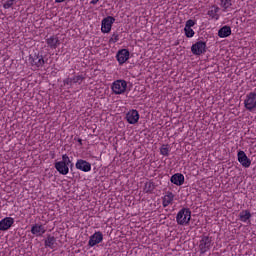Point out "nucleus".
<instances>
[{
    "mask_svg": "<svg viewBox=\"0 0 256 256\" xmlns=\"http://www.w3.org/2000/svg\"><path fill=\"white\" fill-rule=\"evenodd\" d=\"M65 0H55V3H63Z\"/></svg>",
    "mask_w": 256,
    "mask_h": 256,
    "instance_id": "nucleus-33",
    "label": "nucleus"
},
{
    "mask_svg": "<svg viewBox=\"0 0 256 256\" xmlns=\"http://www.w3.org/2000/svg\"><path fill=\"white\" fill-rule=\"evenodd\" d=\"M175 198V195L172 194V192H167V194L163 197L162 205L163 207H169L173 203V199Z\"/></svg>",
    "mask_w": 256,
    "mask_h": 256,
    "instance_id": "nucleus-19",
    "label": "nucleus"
},
{
    "mask_svg": "<svg viewBox=\"0 0 256 256\" xmlns=\"http://www.w3.org/2000/svg\"><path fill=\"white\" fill-rule=\"evenodd\" d=\"M15 0H8L3 4L4 9H11V6L14 5Z\"/></svg>",
    "mask_w": 256,
    "mask_h": 256,
    "instance_id": "nucleus-27",
    "label": "nucleus"
},
{
    "mask_svg": "<svg viewBox=\"0 0 256 256\" xmlns=\"http://www.w3.org/2000/svg\"><path fill=\"white\" fill-rule=\"evenodd\" d=\"M126 121L130 123V125H135V123L139 122V112L137 110H130L126 114Z\"/></svg>",
    "mask_w": 256,
    "mask_h": 256,
    "instance_id": "nucleus-13",
    "label": "nucleus"
},
{
    "mask_svg": "<svg viewBox=\"0 0 256 256\" xmlns=\"http://www.w3.org/2000/svg\"><path fill=\"white\" fill-rule=\"evenodd\" d=\"M176 221L178 225H189V221H191V210L189 208H182L176 216Z\"/></svg>",
    "mask_w": 256,
    "mask_h": 256,
    "instance_id": "nucleus-2",
    "label": "nucleus"
},
{
    "mask_svg": "<svg viewBox=\"0 0 256 256\" xmlns=\"http://www.w3.org/2000/svg\"><path fill=\"white\" fill-rule=\"evenodd\" d=\"M155 191V183L152 181L146 182L144 185V193H153Z\"/></svg>",
    "mask_w": 256,
    "mask_h": 256,
    "instance_id": "nucleus-21",
    "label": "nucleus"
},
{
    "mask_svg": "<svg viewBox=\"0 0 256 256\" xmlns=\"http://www.w3.org/2000/svg\"><path fill=\"white\" fill-rule=\"evenodd\" d=\"M15 223V219L12 217H6L0 221V231H7L11 229L13 224Z\"/></svg>",
    "mask_w": 256,
    "mask_h": 256,
    "instance_id": "nucleus-12",
    "label": "nucleus"
},
{
    "mask_svg": "<svg viewBox=\"0 0 256 256\" xmlns=\"http://www.w3.org/2000/svg\"><path fill=\"white\" fill-rule=\"evenodd\" d=\"M85 79V77L83 75H78L75 76L74 78H72L73 83H79V85H81V83H83V80Z\"/></svg>",
    "mask_w": 256,
    "mask_h": 256,
    "instance_id": "nucleus-24",
    "label": "nucleus"
},
{
    "mask_svg": "<svg viewBox=\"0 0 256 256\" xmlns=\"http://www.w3.org/2000/svg\"><path fill=\"white\" fill-rule=\"evenodd\" d=\"M231 35V27L230 26H223L218 31V37L221 39H225V37H229Z\"/></svg>",
    "mask_w": 256,
    "mask_h": 256,
    "instance_id": "nucleus-18",
    "label": "nucleus"
},
{
    "mask_svg": "<svg viewBox=\"0 0 256 256\" xmlns=\"http://www.w3.org/2000/svg\"><path fill=\"white\" fill-rule=\"evenodd\" d=\"M119 41V34L117 32L112 34V37L109 39V43H117Z\"/></svg>",
    "mask_w": 256,
    "mask_h": 256,
    "instance_id": "nucleus-26",
    "label": "nucleus"
},
{
    "mask_svg": "<svg viewBox=\"0 0 256 256\" xmlns=\"http://www.w3.org/2000/svg\"><path fill=\"white\" fill-rule=\"evenodd\" d=\"M103 241V233L100 231L95 232L92 236H90L88 245L89 247H95V245H99Z\"/></svg>",
    "mask_w": 256,
    "mask_h": 256,
    "instance_id": "nucleus-10",
    "label": "nucleus"
},
{
    "mask_svg": "<svg viewBox=\"0 0 256 256\" xmlns=\"http://www.w3.org/2000/svg\"><path fill=\"white\" fill-rule=\"evenodd\" d=\"M184 33L188 38H191L195 35V31H193L192 28H184Z\"/></svg>",
    "mask_w": 256,
    "mask_h": 256,
    "instance_id": "nucleus-23",
    "label": "nucleus"
},
{
    "mask_svg": "<svg viewBox=\"0 0 256 256\" xmlns=\"http://www.w3.org/2000/svg\"><path fill=\"white\" fill-rule=\"evenodd\" d=\"M55 169L60 175H67L69 173V167H73L71 159L67 154L62 155V161L56 162Z\"/></svg>",
    "mask_w": 256,
    "mask_h": 256,
    "instance_id": "nucleus-1",
    "label": "nucleus"
},
{
    "mask_svg": "<svg viewBox=\"0 0 256 256\" xmlns=\"http://www.w3.org/2000/svg\"><path fill=\"white\" fill-rule=\"evenodd\" d=\"M91 5H97V3H99V0H91Z\"/></svg>",
    "mask_w": 256,
    "mask_h": 256,
    "instance_id": "nucleus-32",
    "label": "nucleus"
},
{
    "mask_svg": "<svg viewBox=\"0 0 256 256\" xmlns=\"http://www.w3.org/2000/svg\"><path fill=\"white\" fill-rule=\"evenodd\" d=\"M76 169H79V171H83L84 173H89V171H91V163L86 160L79 159L76 162Z\"/></svg>",
    "mask_w": 256,
    "mask_h": 256,
    "instance_id": "nucleus-14",
    "label": "nucleus"
},
{
    "mask_svg": "<svg viewBox=\"0 0 256 256\" xmlns=\"http://www.w3.org/2000/svg\"><path fill=\"white\" fill-rule=\"evenodd\" d=\"M231 5V0H221V7H223V9H229Z\"/></svg>",
    "mask_w": 256,
    "mask_h": 256,
    "instance_id": "nucleus-25",
    "label": "nucleus"
},
{
    "mask_svg": "<svg viewBox=\"0 0 256 256\" xmlns=\"http://www.w3.org/2000/svg\"><path fill=\"white\" fill-rule=\"evenodd\" d=\"M240 217V221H243V223L249 221V219H251V212H249L248 210L242 211L239 214Z\"/></svg>",
    "mask_w": 256,
    "mask_h": 256,
    "instance_id": "nucleus-22",
    "label": "nucleus"
},
{
    "mask_svg": "<svg viewBox=\"0 0 256 256\" xmlns=\"http://www.w3.org/2000/svg\"><path fill=\"white\" fill-rule=\"evenodd\" d=\"M208 15H209L210 17H214V16H215V11H214V10L208 11Z\"/></svg>",
    "mask_w": 256,
    "mask_h": 256,
    "instance_id": "nucleus-31",
    "label": "nucleus"
},
{
    "mask_svg": "<svg viewBox=\"0 0 256 256\" xmlns=\"http://www.w3.org/2000/svg\"><path fill=\"white\" fill-rule=\"evenodd\" d=\"M170 181L174 185L181 186L183 185V183H185V176H183V174L181 173H176L172 175V177L170 178Z\"/></svg>",
    "mask_w": 256,
    "mask_h": 256,
    "instance_id": "nucleus-15",
    "label": "nucleus"
},
{
    "mask_svg": "<svg viewBox=\"0 0 256 256\" xmlns=\"http://www.w3.org/2000/svg\"><path fill=\"white\" fill-rule=\"evenodd\" d=\"M238 161L242 165V167H245L246 169L251 167V159L247 157V154H245V151L240 150L238 152Z\"/></svg>",
    "mask_w": 256,
    "mask_h": 256,
    "instance_id": "nucleus-9",
    "label": "nucleus"
},
{
    "mask_svg": "<svg viewBox=\"0 0 256 256\" xmlns=\"http://www.w3.org/2000/svg\"><path fill=\"white\" fill-rule=\"evenodd\" d=\"M191 51L193 55H203L207 51V43L203 41H198L192 45Z\"/></svg>",
    "mask_w": 256,
    "mask_h": 256,
    "instance_id": "nucleus-7",
    "label": "nucleus"
},
{
    "mask_svg": "<svg viewBox=\"0 0 256 256\" xmlns=\"http://www.w3.org/2000/svg\"><path fill=\"white\" fill-rule=\"evenodd\" d=\"M112 91L115 95H123L127 91V81L125 80H116L112 84Z\"/></svg>",
    "mask_w": 256,
    "mask_h": 256,
    "instance_id": "nucleus-3",
    "label": "nucleus"
},
{
    "mask_svg": "<svg viewBox=\"0 0 256 256\" xmlns=\"http://www.w3.org/2000/svg\"><path fill=\"white\" fill-rule=\"evenodd\" d=\"M117 61L119 65H123V63H126L129 60V50L127 49H121L116 54Z\"/></svg>",
    "mask_w": 256,
    "mask_h": 256,
    "instance_id": "nucleus-11",
    "label": "nucleus"
},
{
    "mask_svg": "<svg viewBox=\"0 0 256 256\" xmlns=\"http://www.w3.org/2000/svg\"><path fill=\"white\" fill-rule=\"evenodd\" d=\"M160 153H161V155H164V157H169V148H167V147H162V148L160 149Z\"/></svg>",
    "mask_w": 256,
    "mask_h": 256,
    "instance_id": "nucleus-28",
    "label": "nucleus"
},
{
    "mask_svg": "<svg viewBox=\"0 0 256 256\" xmlns=\"http://www.w3.org/2000/svg\"><path fill=\"white\" fill-rule=\"evenodd\" d=\"M115 23V19L113 16H107L102 20V26L101 31L102 33H110L111 27H113V24Z\"/></svg>",
    "mask_w": 256,
    "mask_h": 256,
    "instance_id": "nucleus-8",
    "label": "nucleus"
},
{
    "mask_svg": "<svg viewBox=\"0 0 256 256\" xmlns=\"http://www.w3.org/2000/svg\"><path fill=\"white\" fill-rule=\"evenodd\" d=\"M45 227L43 225L35 224L31 228L32 235H36L37 237H41L45 233Z\"/></svg>",
    "mask_w": 256,
    "mask_h": 256,
    "instance_id": "nucleus-16",
    "label": "nucleus"
},
{
    "mask_svg": "<svg viewBox=\"0 0 256 256\" xmlns=\"http://www.w3.org/2000/svg\"><path fill=\"white\" fill-rule=\"evenodd\" d=\"M244 106L247 111H255L256 109V93L250 92L247 94L246 99L244 100Z\"/></svg>",
    "mask_w": 256,
    "mask_h": 256,
    "instance_id": "nucleus-4",
    "label": "nucleus"
},
{
    "mask_svg": "<svg viewBox=\"0 0 256 256\" xmlns=\"http://www.w3.org/2000/svg\"><path fill=\"white\" fill-rule=\"evenodd\" d=\"M219 11V8H215L214 13H217Z\"/></svg>",
    "mask_w": 256,
    "mask_h": 256,
    "instance_id": "nucleus-34",
    "label": "nucleus"
},
{
    "mask_svg": "<svg viewBox=\"0 0 256 256\" xmlns=\"http://www.w3.org/2000/svg\"><path fill=\"white\" fill-rule=\"evenodd\" d=\"M194 26H195V21L190 19L186 22L185 28L191 29V27H194Z\"/></svg>",
    "mask_w": 256,
    "mask_h": 256,
    "instance_id": "nucleus-29",
    "label": "nucleus"
},
{
    "mask_svg": "<svg viewBox=\"0 0 256 256\" xmlns=\"http://www.w3.org/2000/svg\"><path fill=\"white\" fill-rule=\"evenodd\" d=\"M46 43L50 49H55L56 47H59V37L57 36H51L50 38L46 39Z\"/></svg>",
    "mask_w": 256,
    "mask_h": 256,
    "instance_id": "nucleus-17",
    "label": "nucleus"
},
{
    "mask_svg": "<svg viewBox=\"0 0 256 256\" xmlns=\"http://www.w3.org/2000/svg\"><path fill=\"white\" fill-rule=\"evenodd\" d=\"M211 245H213V239L209 236H202L199 244L200 253L203 255L211 249Z\"/></svg>",
    "mask_w": 256,
    "mask_h": 256,
    "instance_id": "nucleus-5",
    "label": "nucleus"
},
{
    "mask_svg": "<svg viewBox=\"0 0 256 256\" xmlns=\"http://www.w3.org/2000/svg\"><path fill=\"white\" fill-rule=\"evenodd\" d=\"M29 62L33 67H43L45 65V59L39 53L30 54Z\"/></svg>",
    "mask_w": 256,
    "mask_h": 256,
    "instance_id": "nucleus-6",
    "label": "nucleus"
},
{
    "mask_svg": "<svg viewBox=\"0 0 256 256\" xmlns=\"http://www.w3.org/2000/svg\"><path fill=\"white\" fill-rule=\"evenodd\" d=\"M64 85H73V78H66L64 80Z\"/></svg>",
    "mask_w": 256,
    "mask_h": 256,
    "instance_id": "nucleus-30",
    "label": "nucleus"
},
{
    "mask_svg": "<svg viewBox=\"0 0 256 256\" xmlns=\"http://www.w3.org/2000/svg\"><path fill=\"white\" fill-rule=\"evenodd\" d=\"M57 242V239H55V236L48 235L47 239L44 242L45 247H49L50 249H55V243Z\"/></svg>",
    "mask_w": 256,
    "mask_h": 256,
    "instance_id": "nucleus-20",
    "label": "nucleus"
},
{
    "mask_svg": "<svg viewBox=\"0 0 256 256\" xmlns=\"http://www.w3.org/2000/svg\"><path fill=\"white\" fill-rule=\"evenodd\" d=\"M82 141H83V140H81V139H78V142L80 143V145H81Z\"/></svg>",
    "mask_w": 256,
    "mask_h": 256,
    "instance_id": "nucleus-35",
    "label": "nucleus"
}]
</instances>
